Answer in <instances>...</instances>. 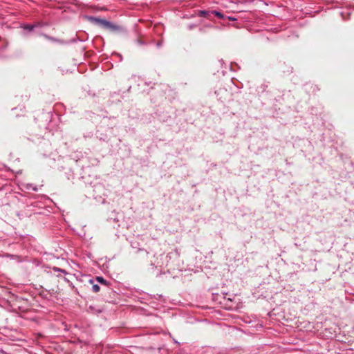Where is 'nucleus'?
Listing matches in <instances>:
<instances>
[{
    "mask_svg": "<svg viewBox=\"0 0 354 354\" xmlns=\"http://www.w3.org/2000/svg\"><path fill=\"white\" fill-rule=\"evenodd\" d=\"M100 287L97 284H93L92 286V290L94 292H97L100 291Z\"/></svg>",
    "mask_w": 354,
    "mask_h": 354,
    "instance_id": "7",
    "label": "nucleus"
},
{
    "mask_svg": "<svg viewBox=\"0 0 354 354\" xmlns=\"http://www.w3.org/2000/svg\"><path fill=\"white\" fill-rule=\"evenodd\" d=\"M200 17H205L208 19H211L212 15V10H200L198 12Z\"/></svg>",
    "mask_w": 354,
    "mask_h": 354,
    "instance_id": "2",
    "label": "nucleus"
},
{
    "mask_svg": "<svg viewBox=\"0 0 354 354\" xmlns=\"http://www.w3.org/2000/svg\"><path fill=\"white\" fill-rule=\"evenodd\" d=\"M227 18H228L230 20H232V21H234V20H236V18H234V17H228Z\"/></svg>",
    "mask_w": 354,
    "mask_h": 354,
    "instance_id": "9",
    "label": "nucleus"
},
{
    "mask_svg": "<svg viewBox=\"0 0 354 354\" xmlns=\"http://www.w3.org/2000/svg\"><path fill=\"white\" fill-rule=\"evenodd\" d=\"M26 187L28 189H32L33 191H35V192H37V189H37V187L36 186H34V185H31V184H28V185H26Z\"/></svg>",
    "mask_w": 354,
    "mask_h": 354,
    "instance_id": "6",
    "label": "nucleus"
},
{
    "mask_svg": "<svg viewBox=\"0 0 354 354\" xmlns=\"http://www.w3.org/2000/svg\"><path fill=\"white\" fill-rule=\"evenodd\" d=\"M89 282H90L91 283H93V279H91V280L89 281Z\"/></svg>",
    "mask_w": 354,
    "mask_h": 354,
    "instance_id": "11",
    "label": "nucleus"
},
{
    "mask_svg": "<svg viewBox=\"0 0 354 354\" xmlns=\"http://www.w3.org/2000/svg\"><path fill=\"white\" fill-rule=\"evenodd\" d=\"M88 19L93 24L97 25L104 29L117 30L120 29V27L108 21L105 19H102L95 17H87Z\"/></svg>",
    "mask_w": 354,
    "mask_h": 354,
    "instance_id": "1",
    "label": "nucleus"
},
{
    "mask_svg": "<svg viewBox=\"0 0 354 354\" xmlns=\"http://www.w3.org/2000/svg\"><path fill=\"white\" fill-rule=\"evenodd\" d=\"M212 15L218 17L220 19H224L225 16L223 13L221 12L216 11V10H212Z\"/></svg>",
    "mask_w": 354,
    "mask_h": 354,
    "instance_id": "4",
    "label": "nucleus"
},
{
    "mask_svg": "<svg viewBox=\"0 0 354 354\" xmlns=\"http://www.w3.org/2000/svg\"><path fill=\"white\" fill-rule=\"evenodd\" d=\"M194 26H195L194 25L191 24V25H189V29H192V28H193Z\"/></svg>",
    "mask_w": 354,
    "mask_h": 354,
    "instance_id": "10",
    "label": "nucleus"
},
{
    "mask_svg": "<svg viewBox=\"0 0 354 354\" xmlns=\"http://www.w3.org/2000/svg\"><path fill=\"white\" fill-rule=\"evenodd\" d=\"M44 35V37L45 38H46V39H48V40H50V41H58V39H55V38H54V37H52L48 36V35Z\"/></svg>",
    "mask_w": 354,
    "mask_h": 354,
    "instance_id": "8",
    "label": "nucleus"
},
{
    "mask_svg": "<svg viewBox=\"0 0 354 354\" xmlns=\"http://www.w3.org/2000/svg\"><path fill=\"white\" fill-rule=\"evenodd\" d=\"M39 26V24H24L21 27L25 29L28 30L29 31H32L35 27H37Z\"/></svg>",
    "mask_w": 354,
    "mask_h": 354,
    "instance_id": "3",
    "label": "nucleus"
},
{
    "mask_svg": "<svg viewBox=\"0 0 354 354\" xmlns=\"http://www.w3.org/2000/svg\"><path fill=\"white\" fill-rule=\"evenodd\" d=\"M96 280L102 284L106 285V281L102 277H97Z\"/></svg>",
    "mask_w": 354,
    "mask_h": 354,
    "instance_id": "5",
    "label": "nucleus"
}]
</instances>
